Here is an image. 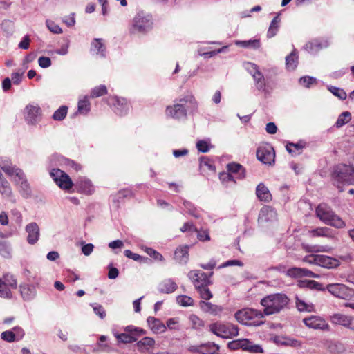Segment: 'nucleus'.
<instances>
[{"instance_id": "17", "label": "nucleus", "mask_w": 354, "mask_h": 354, "mask_svg": "<svg viewBox=\"0 0 354 354\" xmlns=\"http://www.w3.org/2000/svg\"><path fill=\"white\" fill-rule=\"evenodd\" d=\"M13 180L19 187V192L24 198H28L30 196L31 189L24 171L20 177H15Z\"/></svg>"}, {"instance_id": "49", "label": "nucleus", "mask_w": 354, "mask_h": 354, "mask_svg": "<svg viewBox=\"0 0 354 354\" xmlns=\"http://www.w3.org/2000/svg\"><path fill=\"white\" fill-rule=\"evenodd\" d=\"M228 46H223L222 48H218L217 50H210L207 52H203L202 51V50H199L198 55L201 57H203L205 59H208L215 56L218 53L227 52Z\"/></svg>"}, {"instance_id": "35", "label": "nucleus", "mask_w": 354, "mask_h": 354, "mask_svg": "<svg viewBox=\"0 0 354 354\" xmlns=\"http://www.w3.org/2000/svg\"><path fill=\"white\" fill-rule=\"evenodd\" d=\"M53 158L57 162H59V165H66V167L73 168L75 171H79L81 169V166L75 162V161L70 160L68 158H64L62 156L54 155Z\"/></svg>"}, {"instance_id": "22", "label": "nucleus", "mask_w": 354, "mask_h": 354, "mask_svg": "<svg viewBox=\"0 0 354 354\" xmlns=\"http://www.w3.org/2000/svg\"><path fill=\"white\" fill-rule=\"evenodd\" d=\"M276 210L270 206L263 207L259 212L258 221L259 223L269 222L277 220Z\"/></svg>"}, {"instance_id": "41", "label": "nucleus", "mask_w": 354, "mask_h": 354, "mask_svg": "<svg viewBox=\"0 0 354 354\" xmlns=\"http://www.w3.org/2000/svg\"><path fill=\"white\" fill-rule=\"evenodd\" d=\"M0 283L9 286L12 289H16L17 287V281L15 276L9 272L5 273L2 277L0 278Z\"/></svg>"}, {"instance_id": "21", "label": "nucleus", "mask_w": 354, "mask_h": 354, "mask_svg": "<svg viewBox=\"0 0 354 354\" xmlns=\"http://www.w3.org/2000/svg\"><path fill=\"white\" fill-rule=\"evenodd\" d=\"M340 265L338 259L324 254H318L317 266L327 268L333 269L337 268Z\"/></svg>"}, {"instance_id": "15", "label": "nucleus", "mask_w": 354, "mask_h": 354, "mask_svg": "<svg viewBox=\"0 0 354 354\" xmlns=\"http://www.w3.org/2000/svg\"><path fill=\"white\" fill-rule=\"evenodd\" d=\"M304 324L308 328L321 330L323 331H329L330 326L325 319L320 316L311 315L303 319Z\"/></svg>"}, {"instance_id": "9", "label": "nucleus", "mask_w": 354, "mask_h": 354, "mask_svg": "<svg viewBox=\"0 0 354 354\" xmlns=\"http://www.w3.org/2000/svg\"><path fill=\"white\" fill-rule=\"evenodd\" d=\"M106 102L113 111L120 116L126 115L130 108V104L126 99L115 95L108 97Z\"/></svg>"}, {"instance_id": "7", "label": "nucleus", "mask_w": 354, "mask_h": 354, "mask_svg": "<svg viewBox=\"0 0 354 354\" xmlns=\"http://www.w3.org/2000/svg\"><path fill=\"white\" fill-rule=\"evenodd\" d=\"M333 178L337 183L354 184V167L350 165H337L333 170Z\"/></svg>"}, {"instance_id": "46", "label": "nucleus", "mask_w": 354, "mask_h": 354, "mask_svg": "<svg viewBox=\"0 0 354 354\" xmlns=\"http://www.w3.org/2000/svg\"><path fill=\"white\" fill-rule=\"evenodd\" d=\"M219 179L222 184L225 187H228L230 185H234L236 183V180L234 177L227 172H221L219 174Z\"/></svg>"}, {"instance_id": "61", "label": "nucleus", "mask_w": 354, "mask_h": 354, "mask_svg": "<svg viewBox=\"0 0 354 354\" xmlns=\"http://www.w3.org/2000/svg\"><path fill=\"white\" fill-rule=\"evenodd\" d=\"M12 288L9 286L0 283V297L3 298H11L12 295L11 290Z\"/></svg>"}, {"instance_id": "51", "label": "nucleus", "mask_w": 354, "mask_h": 354, "mask_svg": "<svg viewBox=\"0 0 354 354\" xmlns=\"http://www.w3.org/2000/svg\"><path fill=\"white\" fill-rule=\"evenodd\" d=\"M74 186L79 192L86 193L88 189V182L86 178H78Z\"/></svg>"}, {"instance_id": "29", "label": "nucleus", "mask_w": 354, "mask_h": 354, "mask_svg": "<svg viewBox=\"0 0 354 354\" xmlns=\"http://www.w3.org/2000/svg\"><path fill=\"white\" fill-rule=\"evenodd\" d=\"M177 288V284L172 279H166L161 281L158 286V290L160 293L171 294L174 292Z\"/></svg>"}, {"instance_id": "62", "label": "nucleus", "mask_w": 354, "mask_h": 354, "mask_svg": "<svg viewBox=\"0 0 354 354\" xmlns=\"http://www.w3.org/2000/svg\"><path fill=\"white\" fill-rule=\"evenodd\" d=\"M200 165L201 167L205 166L208 168L209 170L215 171L216 167L214 165V162L212 160L205 156H202L200 158Z\"/></svg>"}, {"instance_id": "36", "label": "nucleus", "mask_w": 354, "mask_h": 354, "mask_svg": "<svg viewBox=\"0 0 354 354\" xmlns=\"http://www.w3.org/2000/svg\"><path fill=\"white\" fill-rule=\"evenodd\" d=\"M304 147L305 142L304 141H299L297 143L288 142L286 146L287 151L292 156L300 154Z\"/></svg>"}, {"instance_id": "43", "label": "nucleus", "mask_w": 354, "mask_h": 354, "mask_svg": "<svg viewBox=\"0 0 354 354\" xmlns=\"http://www.w3.org/2000/svg\"><path fill=\"white\" fill-rule=\"evenodd\" d=\"M133 195L131 189L127 188L119 191L115 195L112 196V201L114 203H120L124 198L131 197Z\"/></svg>"}, {"instance_id": "55", "label": "nucleus", "mask_w": 354, "mask_h": 354, "mask_svg": "<svg viewBox=\"0 0 354 354\" xmlns=\"http://www.w3.org/2000/svg\"><path fill=\"white\" fill-rule=\"evenodd\" d=\"M68 111V107L66 106H62L57 110H56L53 115V118L57 121L63 120L66 116Z\"/></svg>"}, {"instance_id": "38", "label": "nucleus", "mask_w": 354, "mask_h": 354, "mask_svg": "<svg viewBox=\"0 0 354 354\" xmlns=\"http://www.w3.org/2000/svg\"><path fill=\"white\" fill-rule=\"evenodd\" d=\"M88 111V95H85L80 97L77 104V111L74 115H86Z\"/></svg>"}, {"instance_id": "26", "label": "nucleus", "mask_w": 354, "mask_h": 354, "mask_svg": "<svg viewBox=\"0 0 354 354\" xmlns=\"http://www.w3.org/2000/svg\"><path fill=\"white\" fill-rule=\"evenodd\" d=\"M189 246L180 245L174 252V259L180 264H186L189 260Z\"/></svg>"}, {"instance_id": "24", "label": "nucleus", "mask_w": 354, "mask_h": 354, "mask_svg": "<svg viewBox=\"0 0 354 354\" xmlns=\"http://www.w3.org/2000/svg\"><path fill=\"white\" fill-rule=\"evenodd\" d=\"M147 322L149 328L155 334H161L167 330L165 324L158 318L149 317Z\"/></svg>"}, {"instance_id": "23", "label": "nucleus", "mask_w": 354, "mask_h": 354, "mask_svg": "<svg viewBox=\"0 0 354 354\" xmlns=\"http://www.w3.org/2000/svg\"><path fill=\"white\" fill-rule=\"evenodd\" d=\"M287 275L293 277V278H299V277H311V278H317L319 277V275L313 272L312 271L306 269V268H297L293 267L291 268H289L287 270Z\"/></svg>"}, {"instance_id": "60", "label": "nucleus", "mask_w": 354, "mask_h": 354, "mask_svg": "<svg viewBox=\"0 0 354 354\" xmlns=\"http://www.w3.org/2000/svg\"><path fill=\"white\" fill-rule=\"evenodd\" d=\"M46 25L48 29L54 34H61L62 32V29L60 26L50 19L46 20Z\"/></svg>"}, {"instance_id": "4", "label": "nucleus", "mask_w": 354, "mask_h": 354, "mask_svg": "<svg viewBox=\"0 0 354 354\" xmlns=\"http://www.w3.org/2000/svg\"><path fill=\"white\" fill-rule=\"evenodd\" d=\"M316 215L325 224L336 228H343L346 225L344 221L326 204H319L317 207Z\"/></svg>"}, {"instance_id": "19", "label": "nucleus", "mask_w": 354, "mask_h": 354, "mask_svg": "<svg viewBox=\"0 0 354 354\" xmlns=\"http://www.w3.org/2000/svg\"><path fill=\"white\" fill-rule=\"evenodd\" d=\"M198 306L203 312L209 313L213 316H219L223 311V306L214 304L209 301L201 300L199 301Z\"/></svg>"}, {"instance_id": "31", "label": "nucleus", "mask_w": 354, "mask_h": 354, "mask_svg": "<svg viewBox=\"0 0 354 354\" xmlns=\"http://www.w3.org/2000/svg\"><path fill=\"white\" fill-rule=\"evenodd\" d=\"M227 171L236 176V178L237 179H243L245 176V170L244 167L236 162H230L227 165Z\"/></svg>"}, {"instance_id": "33", "label": "nucleus", "mask_w": 354, "mask_h": 354, "mask_svg": "<svg viewBox=\"0 0 354 354\" xmlns=\"http://www.w3.org/2000/svg\"><path fill=\"white\" fill-rule=\"evenodd\" d=\"M298 54L295 49L286 57V67L289 71H293L298 65Z\"/></svg>"}, {"instance_id": "5", "label": "nucleus", "mask_w": 354, "mask_h": 354, "mask_svg": "<svg viewBox=\"0 0 354 354\" xmlns=\"http://www.w3.org/2000/svg\"><path fill=\"white\" fill-rule=\"evenodd\" d=\"M209 330L218 337L231 339L239 335V328L230 322L217 321L209 325Z\"/></svg>"}, {"instance_id": "37", "label": "nucleus", "mask_w": 354, "mask_h": 354, "mask_svg": "<svg viewBox=\"0 0 354 354\" xmlns=\"http://www.w3.org/2000/svg\"><path fill=\"white\" fill-rule=\"evenodd\" d=\"M296 307L300 312L311 313L315 311V306L310 302H306L305 300L296 297Z\"/></svg>"}, {"instance_id": "50", "label": "nucleus", "mask_w": 354, "mask_h": 354, "mask_svg": "<svg viewBox=\"0 0 354 354\" xmlns=\"http://www.w3.org/2000/svg\"><path fill=\"white\" fill-rule=\"evenodd\" d=\"M327 88L333 95L341 100H345L347 97V94L343 88L331 85L327 86Z\"/></svg>"}, {"instance_id": "52", "label": "nucleus", "mask_w": 354, "mask_h": 354, "mask_svg": "<svg viewBox=\"0 0 354 354\" xmlns=\"http://www.w3.org/2000/svg\"><path fill=\"white\" fill-rule=\"evenodd\" d=\"M107 93V88L102 84L92 88L90 92V97H98Z\"/></svg>"}, {"instance_id": "63", "label": "nucleus", "mask_w": 354, "mask_h": 354, "mask_svg": "<svg viewBox=\"0 0 354 354\" xmlns=\"http://www.w3.org/2000/svg\"><path fill=\"white\" fill-rule=\"evenodd\" d=\"M116 338L119 342L123 343H133L136 342V338L133 337V336H130L129 334L126 332L116 335Z\"/></svg>"}, {"instance_id": "14", "label": "nucleus", "mask_w": 354, "mask_h": 354, "mask_svg": "<svg viewBox=\"0 0 354 354\" xmlns=\"http://www.w3.org/2000/svg\"><path fill=\"white\" fill-rule=\"evenodd\" d=\"M0 168L8 176L12 179H14L15 177H20V175H21L23 172L22 169L14 165L8 157L0 158Z\"/></svg>"}, {"instance_id": "27", "label": "nucleus", "mask_w": 354, "mask_h": 354, "mask_svg": "<svg viewBox=\"0 0 354 354\" xmlns=\"http://www.w3.org/2000/svg\"><path fill=\"white\" fill-rule=\"evenodd\" d=\"M256 195L258 199L262 202L269 203L272 201V196L268 188L264 183H259L256 187Z\"/></svg>"}, {"instance_id": "56", "label": "nucleus", "mask_w": 354, "mask_h": 354, "mask_svg": "<svg viewBox=\"0 0 354 354\" xmlns=\"http://www.w3.org/2000/svg\"><path fill=\"white\" fill-rule=\"evenodd\" d=\"M212 147L209 140H201L196 142L198 151L202 153H207Z\"/></svg>"}, {"instance_id": "44", "label": "nucleus", "mask_w": 354, "mask_h": 354, "mask_svg": "<svg viewBox=\"0 0 354 354\" xmlns=\"http://www.w3.org/2000/svg\"><path fill=\"white\" fill-rule=\"evenodd\" d=\"M299 287L307 288L310 290H322V283L313 280H302L299 282Z\"/></svg>"}, {"instance_id": "40", "label": "nucleus", "mask_w": 354, "mask_h": 354, "mask_svg": "<svg viewBox=\"0 0 354 354\" xmlns=\"http://www.w3.org/2000/svg\"><path fill=\"white\" fill-rule=\"evenodd\" d=\"M245 344H243V351H248L252 353H261L263 352L262 346L259 344H254L249 339H244Z\"/></svg>"}, {"instance_id": "1", "label": "nucleus", "mask_w": 354, "mask_h": 354, "mask_svg": "<svg viewBox=\"0 0 354 354\" xmlns=\"http://www.w3.org/2000/svg\"><path fill=\"white\" fill-rule=\"evenodd\" d=\"M198 104L194 97L188 94L176 99L174 104L166 108V115L174 119L183 120L187 118V112L193 113L197 110Z\"/></svg>"}, {"instance_id": "30", "label": "nucleus", "mask_w": 354, "mask_h": 354, "mask_svg": "<svg viewBox=\"0 0 354 354\" xmlns=\"http://www.w3.org/2000/svg\"><path fill=\"white\" fill-rule=\"evenodd\" d=\"M308 235L310 237H326L333 238L334 234L330 228L326 227H316L308 231Z\"/></svg>"}, {"instance_id": "32", "label": "nucleus", "mask_w": 354, "mask_h": 354, "mask_svg": "<svg viewBox=\"0 0 354 354\" xmlns=\"http://www.w3.org/2000/svg\"><path fill=\"white\" fill-rule=\"evenodd\" d=\"M155 339L150 337H145L136 343L138 350L141 353H145L153 348L155 346Z\"/></svg>"}, {"instance_id": "57", "label": "nucleus", "mask_w": 354, "mask_h": 354, "mask_svg": "<svg viewBox=\"0 0 354 354\" xmlns=\"http://www.w3.org/2000/svg\"><path fill=\"white\" fill-rule=\"evenodd\" d=\"M142 250L151 258H153L156 261H164L163 256L155 250L154 249L149 247H145Z\"/></svg>"}, {"instance_id": "34", "label": "nucleus", "mask_w": 354, "mask_h": 354, "mask_svg": "<svg viewBox=\"0 0 354 354\" xmlns=\"http://www.w3.org/2000/svg\"><path fill=\"white\" fill-rule=\"evenodd\" d=\"M0 193L5 198H10L12 195V189L8 181L5 178L0 171Z\"/></svg>"}, {"instance_id": "2", "label": "nucleus", "mask_w": 354, "mask_h": 354, "mask_svg": "<svg viewBox=\"0 0 354 354\" xmlns=\"http://www.w3.org/2000/svg\"><path fill=\"white\" fill-rule=\"evenodd\" d=\"M289 298L283 293L268 295L261 300L265 315H271L281 311L288 305Z\"/></svg>"}, {"instance_id": "39", "label": "nucleus", "mask_w": 354, "mask_h": 354, "mask_svg": "<svg viewBox=\"0 0 354 354\" xmlns=\"http://www.w3.org/2000/svg\"><path fill=\"white\" fill-rule=\"evenodd\" d=\"M183 205L184 207L186 209V213L189 214V215L195 218L200 217L201 209L196 207L192 202L183 199Z\"/></svg>"}, {"instance_id": "20", "label": "nucleus", "mask_w": 354, "mask_h": 354, "mask_svg": "<svg viewBox=\"0 0 354 354\" xmlns=\"http://www.w3.org/2000/svg\"><path fill=\"white\" fill-rule=\"evenodd\" d=\"M25 230L28 234L27 241L29 244L36 243L40 236L39 227L35 222H32L26 226Z\"/></svg>"}, {"instance_id": "45", "label": "nucleus", "mask_w": 354, "mask_h": 354, "mask_svg": "<svg viewBox=\"0 0 354 354\" xmlns=\"http://www.w3.org/2000/svg\"><path fill=\"white\" fill-rule=\"evenodd\" d=\"M299 83L302 86L309 88L318 83V80L312 76H302L299 79Z\"/></svg>"}, {"instance_id": "25", "label": "nucleus", "mask_w": 354, "mask_h": 354, "mask_svg": "<svg viewBox=\"0 0 354 354\" xmlns=\"http://www.w3.org/2000/svg\"><path fill=\"white\" fill-rule=\"evenodd\" d=\"M19 291L24 300L30 301L36 296V288L34 285L23 283L19 286Z\"/></svg>"}, {"instance_id": "8", "label": "nucleus", "mask_w": 354, "mask_h": 354, "mask_svg": "<svg viewBox=\"0 0 354 354\" xmlns=\"http://www.w3.org/2000/svg\"><path fill=\"white\" fill-rule=\"evenodd\" d=\"M50 176L55 184L65 192H70L71 189L74 186V183L72 181L70 176L66 172L59 169H52L50 171Z\"/></svg>"}, {"instance_id": "10", "label": "nucleus", "mask_w": 354, "mask_h": 354, "mask_svg": "<svg viewBox=\"0 0 354 354\" xmlns=\"http://www.w3.org/2000/svg\"><path fill=\"white\" fill-rule=\"evenodd\" d=\"M326 290L334 297L342 299H351L354 297V290L343 283H330Z\"/></svg>"}, {"instance_id": "6", "label": "nucleus", "mask_w": 354, "mask_h": 354, "mask_svg": "<svg viewBox=\"0 0 354 354\" xmlns=\"http://www.w3.org/2000/svg\"><path fill=\"white\" fill-rule=\"evenodd\" d=\"M153 25L152 16L140 11L133 19L131 31L133 32L146 33L153 28Z\"/></svg>"}, {"instance_id": "47", "label": "nucleus", "mask_w": 354, "mask_h": 354, "mask_svg": "<svg viewBox=\"0 0 354 354\" xmlns=\"http://www.w3.org/2000/svg\"><path fill=\"white\" fill-rule=\"evenodd\" d=\"M351 120V114L348 111L342 112L338 117L336 122L335 127L337 128H340L348 123Z\"/></svg>"}, {"instance_id": "64", "label": "nucleus", "mask_w": 354, "mask_h": 354, "mask_svg": "<svg viewBox=\"0 0 354 354\" xmlns=\"http://www.w3.org/2000/svg\"><path fill=\"white\" fill-rule=\"evenodd\" d=\"M92 307L95 314L99 316L100 319H103L104 318H105L106 315V311L102 305L98 304H94L92 305Z\"/></svg>"}, {"instance_id": "3", "label": "nucleus", "mask_w": 354, "mask_h": 354, "mask_svg": "<svg viewBox=\"0 0 354 354\" xmlns=\"http://www.w3.org/2000/svg\"><path fill=\"white\" fill-rule=\"evenodd\" d=\"M234 316L240 324L245 326H258L265 323L263 312L253 308L240 310L235 313Z\"/></svg>"}, {"instance_id": "48", "label": "nucleus", "mask_w": 354, "mask_h": 354, "mask_svg": "<svg viewBox=\"0 0 354 354\" xmlns=\"http://www.w3.org/2000/svg\"><path fill=\"white\" fill-rule=\"evenodd\" d=\"M228 46H223L222 48H218L217 50H210L207 52H203L202 51V50H199L198 55L201 57H203L205 59H208L215 56L218 53L227 52Z\"/></svg>"}, {"instance_id": "42", "label": "nucleus", "mask_w": 354, "mask_h": 354, "mask_svg": "<svg viewBox=\"0 0 354 354\" xmlns=\"http://www.w3.org/2000/svg\"><path fill=\"white\" fill-rule=\"evenodd\" d=\"M280 21L281 20L279 15L275 16L272 20L267 32V36L268 37H272L276 35L279 30Z\"/></svg>"}, {"instance_id": "28", "label": "nucleus", "mask_w": 354, "mask_h": 354, "mask_svg": "<svg viewBox=\"0 0 354 354\" xmlns=\"http://www.w3.org/2000/svg\"><path fill=\"white\" fill-rule=\"evenodd\" d=\"M6 236L8 235L0 232V255L5 259H10L12 257V247L8 241L3 239Z\"/></svg>"}, {"instance_id": "11", "label": "nucleus", "mask_w": 354, "mask_h": 354, "mask_svg": "<svg viewBox=\"0 0 354 354\" xmlns=\"http://www.w3.org/2000/svg\"><path fill=\"white\" fill-rule=\"evenodd\" d=\"M243 67L252 76L257 88L259 91H263L266 88V80L259 66L251 62H245Z\"/></svg>"}, {"instance_id": "53", "label": "nucleus", "mask_w": 354, "mask_h": 354, "mask_svg": "<svg viewBox=\"0 0 354 354\" xmlns=\"http://www.w3.org/2000/svg\"><path fill=\"white\" fill-rule=\"evenodd\" d=\"M196 290L199 293L201 298L203 299V301L209 300L213 297V295L211 292L209 288H208V286L204 285L198 288H196Z\"/></svg>"}, {"instance_id": "59", "label": "nucleus", "mask_w": 354, "mask_h": 354, "mask_svg": "<svg viewBox=\"0 0 354 354\" xmlns=\"http://www.w3.org/2000/svg\"><path fill=\"white\" fill-rule=\"evenodd\" d=\"M189 320L192 324V328L194 329H200L204 326L203 321L194 314H192L189 316Z\"/></svg>"}, {"instance_id": "13", "label": "nucleus", "mask_w": 354, "mask_h": 354, "mask_svg": "<svg viewBox=\"0 0 354 354\" xmlns=\"http://www.w3.org/2000/svg\"><path fill=\"white\" fill-rule=\"evenodd\" d=\"M41 113L42 111L39 106L29 104L24 109V119L28 124H35L40 120Z\"/></svg>"}, {"instance_id": "54", "label": "nucleus", "mask_w": 354, "mask_h": 354, "mask_svg": "<svg viewBox=\"0 0 354 354\" xmlns=\"http://www.w3.org/2000/svg\"><path fill=\"white\" fill-rule=\"evenodd\" d=\"M180 319L178 317H171L167 320L166 327L170 330L178 331L180 330Z\"/></svg>"}, {"instance_id": "18", "label": "nucleus", "mask_w": 354, "mask_h": 354, "mask_svg": "<svg viewBox=\"0 0 354 354\" xmlns=\"http://www.w3.org/2000/svg\"><path fill=\"white\" fill-rule=\"evenodd\" d=\"M334 325H340L347 328H351L353 317L341 313H334L329 317Z\"/></svg>"}, {"instance_id": "58", "label": "nucleus", "mask_w": 354, "mask_h": 354, "mask_svg": "<svg viewBox=\"0 0 354 354\" xmlns=\"http://www.w3.org/2000/svg\"><path fill=\"white\" fill-rule=\"evenodd\" d=\"M177 303L182 306H192L194 305V299L187 295H179L176 297Z\"/></svg>"}, {"instance_id": "16", "label": "nucleus", "mask_w": 354, "mask_h": 354, "mask_svg": "<svg viewBox=\"0 0 354 354\" xmlns=\"http://www.w3.org/2000/svg\"><path fill=\"white\" fill-rule=\"evenodd\" d=\"M274 150L272 147H259L257 150V158L263 164L271 165L274 162Z\"/></svg>"}, {"instance_id": "12", "label": "nucleus", "mask_w": 354, "mask_h": 354, "mask_svg": "<svg viewBox=\"0 0 354 354\" xmlns=\"http://www.w3.org/2000/svg\"><path fill=\"white\" fill-rule=\"evenodd\" d=\"M213 274L212 272L209 275L201 270H191L188 272L187 277L193 283L195 288H198L203 286H209L211 284L210 277Z\"/></svg>"}]
</instances>
